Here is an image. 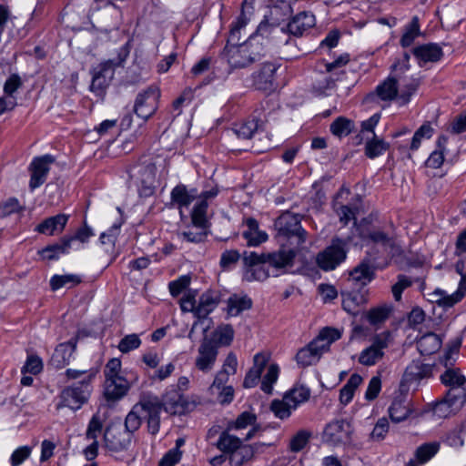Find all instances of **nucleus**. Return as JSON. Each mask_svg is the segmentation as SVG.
Segmentation results:
<instances>
[{"instance_id": "ea45409f", "label": "nucleus", "mask_w": 466, "mask_h": 466, "mask_svg": "<svg viewBox=\"0 0 466 466\" xmlns=\"http://www.w3.org/2000/svg\"><path fill=\"white\" fill-rule=\"evenodd\" d=\"M291 13L292 8L289 1L279 0L270 8L269 18L272 20V23L278 24L285 20Z\"/></svg>"}, {"instance_id": "3c124183", "label": "nucleus", "mask_w": 466, "mask_h": 466, "mask_svg": "<svg viewBox=\"0 0 466 466\" xmlns=\"http://www.w3.org/2000/svg\"><path fill=\"white\" fill-rule=\"evenodd\" d=\"M440 450V443L437 441L424 443L419 446L415 452L416 460L420 463L430 461Z\"/></svg>"}, {"instance_id": "393cba45", "label": "nucleus", "mask_w": 466, "mask_h": 466, "mask_svg": "<svg viewBox=\"0 0 466 466\" xmlns=\"http://www.w3.org/2000/svg\"><path fill=\"white\" fill-rule=\"evenodd\" d=\"M268 360L269 356L264 353H258L254 356L253 366L247 373L243 381V386L245 388H253L257 385L263 370L268 362Z\"/></svg>"}, {"instance_id": "a18cd8bd", "label": "nucleus", "mask_w": 466, "mask_h": 466, "mask_svg": "<svg viewBox=\"0 0 466 466\" xmlns=\"http://www.w3.org/2000/svg\"><path fill=\"white\" fill-rule=\"evenodd\" d=\"M259 127V120L257 118L235 126L233 131L239 139H250Z\"/></svg>"}, {"instance_id": "37998d69", "label": "nucleus", "mask_w": 466, "mask_h": 466, "mask_svg": "<svg viewBox=\"0 0 466 466\" xmlns=\"http://www.w3.org/2000/svg\"><path fill=\"white\" fill-rule=\"evenodd\" d=\"M392 307L390 305H381L370 309L366 313V318L370 325L376 326L384 322L390 317Z\"/></svg>"}, {"instance_id": "79ce46f5", "label": "nucleus", "mask_w": 466, "mask_h": 466, "mask_svg": "<svg viewBox=\"0 0 466 466\" xmlns=\"http://www.w3.org/2000/svg\"><path fill=\"white\" fill-rule=\"evenodd\" d=\"M342 308L348 313L356 315L359 307L364 303V299L361 295L356 292H342Z\"/></svg>"}, {"instance_id": "8fccbe9b", "label": "nucleus", "mask_w": 466, "mask_h": 466, "mask_svg": "<svg viewBox=\"0 0 466 466\" xmlns=\"http://www.w3.org/2000/svg\"><path fill=\"white\" fill-rule=\"evenodd\" d=\"M80 281V278L74 274L55 275L50 279V286L52 290H57L63 287L72 288Z\"/></svg>"}, {"instance_id": "412c9836", "label": "nucleus", "mask_w": 466, "mask_h": 466, "mask_svg": "<svg viewBox=\"0 0 466 466\" xmlns=\"http://www.w3.org/2000/svg\"><path fill=\"white\" fill-rule=\"evenodd\" d=\"M129 387L128 381L122 375L106 378L105 396L107 400H119L127 393Z\"/></svg>"}, {"instance_id": "58836bf2", "label": "nucleus", "mask_w": 466, "mask_h": 466, "mask_svg": "<svg viewBox=\"0 0 466 466\" xmlns=\"http://www.w3.org/2000/svg\"><path fill=\"white\" fill-rule=\"evenodd\" d=\"M361 382L362 378L357 373H354L350 377L348 382L339 391V400L342 404L347 405L352 400L356 389Z\"/></svg>"}, {"instance_id": "2eb2a0df", "label": "nucleus", "mask_w": 466, "mask_h": 466, "mask_svg": "<svg viewBox=\"0 0 466 466\" xmlns=\"http://www.w3.org/2000/svg\"><path fill=\"white\" fill-rule=\"evenodd\" d=\"M55 158L51 155H45L34 158L30 165L31 177L29 187L31 190H35L43 185L49 172V166L54 163Z\"/></svg>"}, {"instance_id": "7ed1b4c3", "label": "nucleus", "mask_w": 466, "mask_h": 466, "mask_svg": "<svg viewBox=\"0 0 466 466\" xmlns=\"http://www.w3.org/2000/svg\"><path fill=\"white\" fill-rule=\"evenodd\" d=\"M339 338L340 333L338 329L324 328L316 339L298 351L296 355L298 365L305 368L316 364L322 354L329 350L331 343Z\"/></svg>"}, {"instance_id": "864d4df0", "label": "nucleus", "mask_w": 466, "mask_h": 466, "mask_svg": "<svg viewBox=\"0 0 466 466\" xmlns=\"http://www.w3.org/2000/svg\"><path fill=\"white\" fill-rule=\"evenodd\" d=\"M270 410L280 420L288 419L292 411L295 410L285 396H283L282 400H274L270 404Z\"/></svg>"}, {"instance_id": "13d9d810", "label": "nucleus", "mask_w": 466, "mask_h": 466, "mask_svg": "<svg viewBox=\"0 0 466 466\" xmlns=\"http://www.w3.org/2000/svg\"><path fill=\"white\" fill-rule=\"evenodd\" d=\"M420 35L419 18L414 16L407 26L404 34L401 36L400 44L403 47L410 46L414 39Z\"/></svg>"}, {"instance_id": "2f4dec72", "label": "nucleus", "mask_w": 466, "mask_h": 466, "mask_svg": "<svg viewBox=\"0 0 466 466\" xmlns=\"http://www.w3.org/2000/svg\"><path fill=\"white\" fill-rule=\"evenodd\" d=\"M413 54L420 63L437 62L442 56V50L436 44H427L414 48Z\"/></svg>"}, {"instance_id": "f8f14e48", "label": "nucleus", "mask_w": 466, "mask_h": 466, "mask_svg": "<svg viewBox=\"0 0 466 466\" xmlns=\"http://www.w3.org/2000/svg\"><path fill=\"white\" fill-rule=\"evenodd\" d=\"M441 381L449 388L447 393L455 400H466V377L456 368H448L441 375Z\"/></svg>"}, {"instance_id": "0e129e2a", "label": "nucleus", "mask_w": 466, "mask_h": 466, "mask_svg": "<svg viewBox=\"0 0 466 466\" xmlns=\"http://www.w3.org/2000/svg\"><path fill=\"white\" fill-rule=\"evenodd\" d=\"M141 345V340L137 334H129L125 336L118 344V350L122 353H128L137 349Z\"/></svg>"}, {"instance_id": "9b49d317", "label": "nucleus", "mask_w": 466, "mask_h": 466, "mask_svg": "<svg viewBox=\"0 0 466 466\" xmlns=\"http://www.w3.org/2000/svg\"><path fill=\"white\" fill-rule=\"evenodd\" d=\"M352 427L347 420H337L329 423L323 432V441L330 445L338 446L350 443Z\"/></svg>"}, {"instance_id": "6e6552de", "label": "nucleus", "mask_w": 466, "mask_h": 466, "mask_svg": "<svg viewBox=\"0 0 466 466\" xmlns=\"http://www.w3.org/2000/svg\"><path fill=\"white\" fill-rule=\"evenodd\" d=\"M275 227L280 235L295 238V244L300 246L306 241L307 232L300 225V216L284 212L275 222Z\"/></svg>"}, {"instance_id": "7c9ffc66", "label": "nucleus", "mask_w": 466, "mask_h": 466, "mask_svg": "<svg viewBox=\"0 0 466 466\" xmlns=\"http://www.w3.org/2000/svg\"><path fill=\"white\" fill-rule=\"evenodd\" d=\"M373 276L374 268L370 259H363L350 272V280L366 285L373 279Z\"/></svg>"}, {"instance_id": "f03ea898", "label": "nucleus", "mask_w": 466, "mask_h": 466, "mask_svg": "<svg viewBox=\"0 0 466 466\" xmlns=\"http://www.w3.org/2000/svg\"><path fill=\"white\" fill-rule=\"evenodd\" d=\"M263 50V43H259L258 37H249L242 44L228 41L223 56L231 67L244 68L258 60Z\"/></svg>"}, {"instance_id": "f257e3e1", "label": "nucleus", "mask_w": 466, "mask_h": 466, "mask_svg": "<svg viewBox=\"0 0 466 466\" xmlns=\"http://www.w3.org/2000/svg\"><path fill=\"white\" fill-rule=\"evenodd\" d=\"M407 66L394 64L390 76L377 87V94L382 100L397 98L402 105L407 104L416 92L420 81L411 75H407Z\"/></svg>"}, {"instance_id": "5701e85b", "label": "nucleus", "mask_w": 466, "mask_h": 466, "mask_svg": "<svg viewBox=\"0 0 466 466\" xmlns=\"http://www.w3.org/2000/svg\"><path fill=\"white\" fill-rule=\"evenodd\" d=\"M432 373V366L425 364L417 360L411 361L406 368L403 377V383H412L419 381L422 379L429 378Z\"/></svg>"}, {"instance_id": "338daca9", "label": "nucleus", "mask_w": 466, "mask_h": 466, "mask_svg": "<svg viewBox=\"0 0 466 466\" xmlns=\"http://www.w3.org/2000/svg\"><path fill=\"white\" fill-rule=\"evenodd\" d=\"M240 258L241 255L238 250H226L221 254L219 265L223 269H229L240 259Z\"/></svg>"}, {"instance_id": "e433bc0d", "label": "nucleus", "mask_w": 466, "mask_h": 466, "mask_svg": "<svg viewBox=\"0 0 466 466\" xmlns=\"http://www.w3.org/2000/svg\"><path fill=\"white\" fill-rule=\"evenodd\" d=\"M162 408L171 414H180L185 409V400L178 392L167 393L164 397Z\"/></svg>"}, {"instance_id": "c756f323", "label": "nucleus", "mask_w": 466, "mask_h": 466, "mask_svg": "<svg viewBox=\"0 0 466 466\" xmlns=\"http://www.w3.org/2000/svg\"><path fill=\"white\" fill-rule=\"evenodd\" d=\"M218 296L212 291L203 293L197 304L196 317L198 319L206 318L218 305Z\"/></svg>"}, {"instance_id": "39448f33", "label": "nucleus", "mask_w": 466, "mask_h": 466, "mask_svg": "<svg viewBox=\"0 0 466 466\" xmlns=\"http://www.w3.org/2000/svg\"><path fill=\"white\" fill-rule=\"evenodd\" d=\"M156 184V167L154 165L134 167L129 171V187H135L140 196L153 194Z\"/></svg>"}, {"instance_id": "9d476101", "label": "nucleus", "mask_w": 466, "mask_h": 466, "mask_svg": "<svg viewBox=\"0 0 466 466\" xmlns=\"http://www.w3.org/2000/svg\"><path fill=\"white\" fill-rule=\"evenodd\" d=\"M160 91L157 86H149L137 96L134 111L141 118L148 119L158 107Z\"/></svg>"}, {"instance_id": "cd10ccee", "label": "nucleus", "mask_w": 466, "mask_h": 466, "mask_svg": "<svg viewBox=\"0 0 466 466\" xmlns=\"http://www.w3.org/2000/svg\"><path fill=\"white\" fill-rule=\"evenodd\" d=\"M67 220L68 216L65 214H58L56 216L46 218L36 227V230L39 233L49 236L61 233L64 230Z\"/></svg>"}, {"instance_id": "c03bdc74", "label": "nucleus", "mask_w": 466, "mask_h": 466, "mask_svg": "<svg viewBox=\"0 0 466 466\" xmlns=\"http://www.w3.org/2000/svg\"><path fill=\"white\" fill-rule=\"evenodd\" d=\"M329 129L334 136L341 138L353 131L354 123L346 117L339 116L330 124Z\"/></svg>"}, {"instance_id": "c9c22d12", "label": "nucleus", "mask_w": 466, "mask_h": 466, "mask_svg": "<svg viewBox=\"0 0 466 466\" xmlns=\"http://www.w3.org/2000/svg\"><path fill=\"white\" fill-rule=\"evenodd\" d=\"M284 396L295 410L303 402L307 401L310 397V390L303 385L295 386Z\"/></svg>"}, {"instance_id": "6ab92c4d", "label": "nucleus", "mask_w": 466, "mask_h": 466, "mask_svg": "<svg viewBox=\"0 0 466 466\" xmlns=\"http://www.w3.org/2000/svg\"><path fill=\"white\" fill-rule=\"evenodd\" d=\"M145 410L147 431L151 435H156L160 429L162 404L157 398H147Z\"/></svg>"}, {"instance_id": "de8ad7c7", "label": "nucleus", "mask_w": 466, "mask_h": 466, "mask_svg": "<svg viewBox=\"0 0 466 466\" xmlns=\"http://www.w3.org/2000/svg\"><path fill=\"white\" fill-rule=\"evenodd\" d=\"M280 35H286L284 28H279L278 26L269 24L268 22H261L258 26L256 34L252 35L250 37H258L259 43H262L261 40L264 38H268L272 35L273 37H278Z\"/></svg>"}, {"instance_id": "423d86ee", "label": "nucleus", "mask_w": 466, "mask_h": 466, "mask_svg": "<svg viewBox=\"0 0 466 466\" xmlns=\"http://www.w3.org/2000/svg\"><path fill=\"white\" fill-rule=\"evenodd\" d=\"M346 258V242L335 238L329 247L317 255L316 263L322 270L329 271L335 269Z\"/></svg>"}, {"instance_id": "a878e982", "label": "nucleus", "mask_w": 466, "mask_h": 466, "mask_svg": "<svg viewBox=\"0 0 466 466\" xmlns=\"http://www.w3.org/2000/svg\"><path fill=\"white\" fill-rule=\"evenodd\" d=\"M465 403L466 400H455L451 398V396L450 397V394L446 393L441 400L434 404L432 410L434 415L439 418H446L452 412L460 410Z\"/></svg>"}, {"instance_id": "dca6fc26", "label": "nucleus", "mask_w": 466, "mask_h": 466, "mask_svg": "<svg viewBox=\"0 0 466 466\" xmlns=\"http://www.w3.org/2000/svg\"><path fill=\"white\" fill-rule=\"evenodd\" d=\"M228 431H224L220 433L219 438L216 443L218 450L223 452L230 453V462L234 466H240L243 464V460L238 459L239 453H237L238 450L242 444V441L230 434Z\"/></svg>"}, {"instance_id": "603ef678", "label": "nucleus", "mask_w": 466, "mask_h": 466, "mask_svg": "<svg viewBox=\"0 0 466 466\" xmlns=\"http://www.w3.org/2000/svg\"><path fill=\"white\" fill-rule=\"evenodd\" d=\"M312 433L307 430H300L289 441V449L292 452L302 451L309 443Z\"/></svg>"}, {"instance_id": "f704fd0d", "label": "nucleus", "mask_w": 466, "mask_h": 466, "mask_svg": "<svg viewBox=\"0 0 466 466\" xmlns=\"http://www.w3.org/2000/svg\"><path fill=\"white\" fill-rule=\"evenodd\" d=\"M339 79L337 73L328 74L325 69L316 76L313 83V89L319 95L324 94L327 90L331 89L335 86V82Z\"/></svg>"}, {"instance_id": "ddd939ff", "label": "nucleus", "mask_w": 466, "mask_h": 466, "mask_svg": "<svg viewBox=\"0 0 466 466\" xmlns=\"http://www.w3.org/2000/svg\"><path fill=\"white\" fill-rule=\"evenodd\" d=\"M115 64L112 60H107L99 64L92 70V82L90 90L98 96H103L106 88L109 86L114 76Z\"/></svg>"}, {"instance_id": "a19ab883", "label": "nucleus", "mask_w": 466, "mask_h": 466, "mask_svg": "<svg viewBox=\"0 0 466 466\" xmlns=\"http://www.w3.org/2000/svg\"><path fill=\"white\" fill-rule=\"evenodd\" d=\"M369 238L375 243H381L391 256L400 254V248L396 244L394 239L389 238L385 233L374 231L370 233Z\"/></svg>"}, {"instance_id": "680f3d73", "label": "nucleus", "mask_w": 466, "mask_h": 466, "mask_svg": "<svg viewBox=\"0 0 466 466\" xmlns=\"http://www.w3.org/2000/svg\"><path fill=\"white\" fill-rule=\"evenodd\" d=\"M433 129L430 124H423L413 135L411 143H410V150H417L423 138H430L432 136Z\"/></svg>"}, {"instance_id": "bf43d9fd", "label": "nucleus", "mask_w": 466, "mask_h": 466, "mask_svg": "<svg viewBox=\"0 0 466 466\" xmlns=\"http://www.w3.org/2000/svg\"><path fill=\"white\" fill-rule=\"evenodd\" d=\"M388 148V145L381 139L372 138L366 143L365 153L370 158L380 156Z\"/></svg>"}, {"instance_id": "4c0bfd02", "label": "nucleus", "mask_w": 466, "mask_h": 466, "mask_svg": "<svg viewBox=\"0 0 466 466\" xmlns=\"http://www.w3.org/2000/svg\"><path fill=\"white\" fill-rule=\"evenodd\" d=\"M252 301L248 296L233 295L228 300V313L230 316L236 317L242 311L250 309Z\"/></svg>"}, {"instance_id": "f3484780", "label": "nucleus", "mask_w": 466, "mask_h": 466, "mask_svg": "<svg viewBox=\"0 0 466 466\" xmlns=\"http://www.w3.org/2000/svg\"><path fill=\"white\" fill-rule=\"evenodd\" d=\"M104 438L108 450L112 451H121L129 447L132 435L127 431L107 428L105 431Z\"/></svg>"}, {"instance_id": "a211bd4d", "label": "nucleus", "mask_w": 466, "mask_h": 466, "mask_svg": "<svg viewBox=\"0 0 466 466\" xmlns=\"http://www.w3.org/2000/svg\"><path fill=\"white\" fill-rule=\"evenodd\" d=\"M466 293V276H462L460 281L458 289L452 294H448L446 291L441 289L434 290L431 296L432 301L437 303L439 306L444 308H451L457 302H459Z\"/></svg>"}, {"instance_id": "5fc2aeb1", "label": "nucleus", "mask_w": 466, "mask_h": 466, "mask_svg": "<svg viewBox=\"0 0 466 466\" xmlns=\"http://www.w3.org/2000/svg\"><path fill=\"white\" fill-rule=\"evenodd\" d=\"M76 349V343L68 341L60 344L55 350L53 359L62 365L67 364Z\"/></svg>"}, {"instance_id": "b1692460", "label": "nucleus", "mask_w": 466, "mask_h": 466, "mask_svg": "<svg viewBox=\"0 0 466 466\" xmlns=\"http://www.w3.org/2000/svg\"><path fill=\"white\" fill-rule=\"evenodd\" d=\"M245 224L246 229L243 230L242 237L247 241L248 247H258L268 240V234L259 228L258 222L255 218H247Z\"/></svg>"}, {"instance_id": "4d7b16f0", "label": "nucleus", "mask_w": 466, "mask_h": 466, "mask_svg": "<svg viewBox=\"0 0 466 466\" xmlns=\"http://www.w3.org/2000/svg\"><path fill=\"white\" fill-rule=\"evenodd\" d=\"M279 373V367L277 364L272 363L268 365L267 373L263 377L261 382V390L264 392L268 394L272 392L273 384L278 380Z\"/></svg>"}, {"instance_id": "6e6d98bb", "label": "nucleus", "mask_w": 466, "mask_h": 466, "mask_svg": "<svg viewBox=\"0 0 466 466\" xmlns=\"http://www.w3.org/2000/svg\"><path fill=\"white\" fill-rule=\"evenodd\" d=\"M208 228H188L187 231L178 233V238L190 243H200L205 240L208 236Z\"/></svg>"}, {"instance_id": "e2e57ef3", "label": "nucleus", "mask_w": 466, "mask_h": 466, "mask_svg": "<svg viewBox=\"0 0 466 466\" xmlns=\"http://www.w3.org/2000/svg\"><path fill=\"white\" fill-rule=\"evenodd\" d=\"M257 417L255 414L248 411H244L237 418L234 422L228 425V430H240L245 429L248 426H254Z\"/></svg>"}, {"instance_id": "c85d7f7f", "label": "nucleus", "mask_w": 466, "mask_h": 466, "mask_svg": "<svg viewBox=\"0 0 466 466\" xmlns=\"http://www.w3.org/2000/svg\"><path fill=\"white\" fill-rule=\"evenodd\" d=\"M296 252L293 249H281L274 253L266 254V263L269 266L280 269L293 265Z\"/></svg>"}, {"instance_id": "aec40b11", "label": "nucleus", "mask_w": 466, "mask_h": 466, "mask_svg": "<svg viewBox=\"0 0 466 466\" xmlns=\"http://www.w3.org/2000/svg\"><path fill=\"white\" fill-rule=\"evenodd\" d=\"M278 66L273 63H265L260 67L258 74L254 76L255 86L266 92H270L276 88L275 74Z\"/></svg>"}, {"instance_id": "69168bd1", "label": "nucleus", "mask_w": 466, "mask_h": 466, "mask_svg": "<svg viewBox=\"0 0 466 466\" xmlns=\"http://www.w3.org/2000/svg\"><path fill=\"white\" fill-rule=\"evenodd\" d=\"M23 86V81L17 74H12L5 82L4 93L6 98H15L14 93Z\"/></svg>"}, {"instance_id": "09e8293b", "label": "nucleus", "mask_w": 466, "mask_h": 466, "mask_svg": "<svg viewBox=\"0 0 466 466\" xmlns=\"http://www.w3.org/2000/svg\"><path fill=\"white\" fill-rule=\"evenodd\" d=\"M447 142L445 137H440L437 141V149L434 150L426 161V165L432 168H439L444 161V149Z\"/></svg>"}, {"instance_id": "49530a36", "label": "nucleus", "mask_w": 466, "mask_h": 466, "mask_svg": "<svg viewBox=\"0 0 466 466\" xmlns=\"http://www.w3.org/2000/svg\"><path fill=\"white\" fill-rule=\"evenodd\" d=\"M208 202L200 200L193 208L191 213L192 224L195 228H208L207 219Z\"/></svg>"}, {"instance_id": "052dcab7", "label": "nucleus", "mask_w": 466, "mask_h": 466, "mask_svg": "<svg viewBox=\"0 0 466 466\" xmlns=\"http://www.w3.org/2000/svg\"><path fill=\"white\" fill-rule=\"evenodd\" d=\"M389 413L393 421L400 422L407 418L409 409L403 401L394 400L389 409Z\"/></svg>"}, {"instance_id": "473e14b6", "label": "nucleus", "mask_w": 466, "mask_h": 466, "mask_svg": "<svg viewBox=\"0 0 466 466\" xmlns=\"http://www.w3.org/2000/svg\"><path fill=\"white\" fill-rule=\"evenodd\" d=\"M197 190H187L184 185L175 187L171 191V199L179 208H187L197 198Z\"/></svg>"}, {"instance_id": "bb28decb", "label": "nucleus", "mask_w": 466, "mask_h": 466, "mask_svg": "<svg viewBox=\"0 0 466 466\" xmlns=\"http://www.w3.org/2000/svg\"><path fill=\"white\" fill-rule=\"evenodd\" d=\"M146 399L141 400L135 404L131 410L127 413L125 420V431L131 435L137 431L142 423L145 416Z\"/></svg>"}, {"instance_id": "774afa93", "label": "nucleus", "mask_w": 466, "mask_h": 466, "mask_svg": "<svg viewBox=\"0 0 466 466\" xmlns=\"http://www.w3.org/2000/svg\"><path fill=\"white\" fill-rule=\"evenodd\" d=\"M103 427V420L99 414H94L91 418L87 431L86 438L89 440L96 441L97 435L101 432Z\"/></svg>"}, {"instance_id": "20e7f679", "label": "nucleus", "mask_w": 466, "mask_h": 466, "mask_svg": "<svg viewBox=\"0 0 466 466\" xmlns=\"http://www.w3.org/2000/svg\"><path fill=\"white\" fill-rule=\"evenodd\" d=\"M86 380H81L79 383L66 387L60 393V402L57 409L67 407L71 410H78L87 401L90 395L91 376Z\"/></svg>"}, {"instance_id": "4be33fe9", "label": "nucleus", "mask_w": 466, "mask_h": 466, "mask_svg": "<svg viewBox=\"0 0 466 466\" xmlns=\"http://www.w3.org/2000/svg\"><path fill=\"white\" fill-rule=\"evenodd\" d=\"M316 24L315 16L312 13L303 11L292 17L288 24L289 33L295 35L300 36L306 31L313 27Z\"/></svg>"}, {"instance_id": "4468645a", "label": "nucleus", "mask_w": 466, "mask_h": 466, "mask_svg": "<svg viewBox=\"0 0 466 466\" xmlns=\"http://www.w3.org/2000/svg\"><path fill=\"white\" fill-rule=\"evenodd\" d=\"M217 357V344L206 337L203 339L198 349V355L195 359V367L204 373H208L213 370Z\"/></svg>"}, {"instance_id": "72a5a7b5", "label": "nucleus", "mask_w": 466, "mask_h": 466, "mask_svg": "<svg viewBox=\"0 0 466 466\" xmlns=\"http://www.w3.org/2000/svg\"><path fill=\"white\" fill-rule=\"evenodd\" d=\"M417 346L422 355H431L440 350L441 339L437 334L430 332L419 339Z\"/></svg>"}, {"instance_id": "1a4fd4ad", "label": "nucleus", "mask_w": 466, "mask_h": 466, "mask_svg": "<svg viewBox=\"0 0 466 466\" xmlns=\"http://www.w3.org/2000/svg\"><path fill=\"white\" fill-rule=\"evenodd\" d=\"M391 342V335L389 331L376 334L371 339V344L364 349L359 357V362L365 366H373L384 356V350Z\"/></svg>"}, {"instance_id": "0eeeda50", "label": "nucleus", "mask_w": 466, "mask_h": 466, "mask_svg": "<svg viewBox=\"0 0 466 466\" xmlns=\"http://www.w3.org/2000/svg\"><path fill=\"white\" fill-rule=\"evenodd\" d=\"M244 265L243 279L247 281H264L269 277L265 268L266 253L258 254L253 251H245L241 255Z\"/></svg>"}]
</instances>
